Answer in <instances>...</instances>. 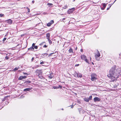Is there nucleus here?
Returning <instances> with one entry per match:
<instances>
[{
  "label": "nucleus",
  "mask_w": 121,
  "mask_h": 121,
  "mask_svg": "<svg viewBox=\"0 0 121 121\" xmlns=\"http://www.w3.org/2000/svg\"><path fill=\"white\" fill-rule=\"evenodd\" d=\"M116 66H114L110 69L109 72V73L108 75V76L110 78L111 81H114L117 80L121 72V69L118 68L116 70Z\"/></svg>",
  "instance_id": "f257e3e1"
},
{
  "label": "nucleus",
  "mask_w": 121,
  "mask_h": 121,
  "mask_svg": "<svg viewBox=\"0 0 121 121\" xmlns=\"http://www.w3.org/2000/svg\"><path fill=\"white\" fill-rule=\"evenodd\" d=\"M91 80L92 81L95 82L97 79V75L95 73H92L91 74Z\"/></svg>",
  "instance_id": "f03ea898"
},
{
  "label": "nucleus",
  "mask_w": 121,
  "mask_h": 121,
  "mask_svg": "<svg viewBox=\"0 0 121 121\" xmlns=\"http://www.w3.org/2000/svg\"><path fill=\"white\" fill-rule=\"evenodd\" d=\"M96 53H95V58L96 60H99V58H98V57H99L100 56V55L99 52L98 50H96Z\"/></svg>",
  "instance_id": "7ed1b4c3"
},
{
  "label": "nucleus",
  "mask_w": 121,
  "mask_h": 121,
  "mask_svg": "<svg viewBox=\"0 0 121 121\" xmlns=\"http://www.w3.org/2000/svg\"><path fill=\"white\" fill-rule=\"evenodd\" d=\"M74 10V8H73L71 9H69L68 11V13L69 14L72 13Z\"/></svg>",
  "instance_id": "20e7f679"
},
{
  "label": "nucleus",
  "mask_w": 121,
  "mask_h": 121,
  "mask_svg": "<svg viewBox=\"0 0 121 121\" xmlns=\"http://www.w3.org/2000/svg\"><path fill=\"white\" fill-rule=\"evenodd\" d=\"M35 73H38L39 75L42 73V71L40 69H37L35 71Z\"/></svg>",
  "instance_id": "39448f33"
},
{
  "label": "nucleus",
  "mask_w": 121,
  "mask_h": 121,
  "mask_svg": "<svg viewBox=\"0 0 121 121\" xmlns=\"http://www.w3.org/2000/svg\"><path fill=\"white\" fill-rule=\"evenodd\" d=\"M100 99L98 97H95L94 98V100L95 102H96L97 101H100Z\"/></svg>",
  "instance_id": "423d86ee"
},
{
  "label": "nucleus",
  "mask_w": 121,
  "mask_h": 121,
  "mask_svg": "<svg viewBox=\"0 0 121 121\" xmlns=\"http://www.w3.org/2000/svg\"><path fill=\"white\" fill-rule=\"evenodd\" d=\"M81 57V59L83 60H84L87 58L86 56L84 55H82Z\"/></svg>",
  "instance_id": "0eeeda50"
},
{
  "label": "nucleus",
  "mask_w": 121,
  "mask_h": 121,
  "mask_svg": "<svg viewBox=\"0 0 121 121\" xmlns=\"http://www.w3.org/2000/svg\"><path fill=\"white\" fill-rule=\"evenodd\" d=\"M26 77L25 76H20L19 78V80H21L22 79H25L26 78Z\"/></svg>",
  "instance_id": "6e6552de"
},
{
  "label": "nucleus",
  "mask_w": 121,
  "mask_h": 121,
  "mask_svg": "<svg viewBox=\"0 0 121 121\" xmlns=\"http://www.w3.org/2000/svg\"><path fill=\"white\" fill-rule=\"evenodd\" d=\"M48 77L50 79L52 78L53 77V73H50L48 75Z\"/></svg>",
  "instance_id": "1a4fd4ad"
},
{
  "label": "nucleus",
  "mask_w": 121,
  "mask_h": 121,
  "mask_svg": "<svg viewBox=\"0 0 121 121\" xmlns=\"http://www.w3.org/2000/svg\"><path fill=\"white\" fill-rule=\"evenodd\" d=\"M35 44L34 43H33L32 44V46L35 49H37L38 48V46H35Z\"/></svg>",
  "instance_id": "9d476101"
},
{
  "label": "nucleus",
  "mask_w": 121,
  "mask_h": 121,
  "mask_svg": "<svg viewBox=\"0 0 121 121\" xmlns=\"http://www.w3.org/2000/svg\"><path fill=\"white\" fill-rule=\"evenodd\" d=\"M8 24H11L12 23V20L11 19H9L7 21Z\"/></svg>",
  "instance_id": "9b49d317"
},
{
  "label": "nucleus",
  "mask_w": 121,
  "mask_h": 121,
  "mask_svg": "<svg viewBox=\"0 0 121 121\" xmlns=\"http://www.w3.org/2000/svg\"><path fill=\"white\" fill-rule=\"evenodd\" d=\"M77 76L78 77L81 78L82 77V75L81 73H78L77 74Z\"/></svg>",
  "instance_id": "f8f14e48"
},
{
  "label": "nucleus",
  "mask_w": 121,
  "mask_h": 121,
  "mask_svg": "<svg viewBox=\"0 0 121 121\" xmlns=\"http://www.w3.org/2000/svg\"><path fill=\"white\" fill-rule=\"evenodd\" d=\"M31 89L30 88H27L25 89H24V91H29L31 90Z\"/></svg>",
  "instance_id": "ddd939ff"
},
{
  "label": "nucleus",
  "mask_w": 121,
  "mask_h": 121,
  "mask_svg": "<svg viewBox=\"0 0 121 121\" xmlns=\"http://www.w3.org/2000/svg\"><path fill=\"white\" fill-rule=\"evenodd\" d=\"M19 67H17L13 69L12 70V71H15L17 70L19 68Z\"/></svg>",
  "instance_id": "4468645a"
},
{
  "label": "nucleus",
  "mask_w": 121,
  "mask_h": 121,
  "mask_svg": "<svg viewBox=\"0 0 121 121\" xmlns=\"http://www.w3.org/2000/svg\"><path fill=\"white\" fill-rule=\"evenodd\" d=\"M46 37L47 39H49V38L50 37V34L49 33H48L47 34Z\"/></svg>",
  "instance_id": "2eb2a0df"
},
{
  "label": "nucleus",
  "mask_w": 121,
  "mask_h": 121,
  "mask_svg": "<svg viewBox=\"0 0 121 121\" xmlns=\"http://www.w3.org/2000/svg\"><path fill=\"white\" fill-rule=\"evenodd\" d=\"M34 49V48L32 46L30 47V48L28 49V50H30V51Z\"/></svg>",
  "instance_id": "dca6fc26"
},
{
  "label": "nucleus",
  "mask_w": 121,
  "mask_h": 121,
  "mask_svg": "<svg viewBox=\"0 0 121 121\" xmlns=\"http://www.w3.org/2000/svg\"><path fill=\"white\" fill-rule=\"evenodd\" d=\"M84 100L86 102H88L89 101V99L88 98H85L84 99Z\"/></svg>",
  "instance_id": "f3484780"
},
{
  "label": "nucleus",
  "mask_w": 121,
  "mask_h": 121,
  "mask_svg": "<svg viewBox=\"0 0 121 121\" xmlns=\"http://www.w3.org/2000/svg\"><path fill=\"white\" fill-rule=\"evenodd\" d=\"M69 52L71 53L73 52V51L72 49L71 48H70L69 49Z\"/></svg>",
  "instance_id": "a211bd4d"
},
{
  "label": "nucleus",
  "mask_w": 121,
  "mask_h": 121,
  "mask_svg": "<svg viewBox=\"0 0 121 121\" xmlns=\"http://www.w3.org/2000/svg\"><path fill=\"white\" fill-rule=\"evenodd\" d=\"M84 60L86 62L88 63V64H89V61L86 58Z\"/></svg>",
  "instance_id": "6ab92c4d"
},
{
  "label": "nucleus",
  "mask_w": 121,
  "mask_h": 121,
  "mask_svg": "<svg viewBox=\"0 0 121 121\" xmlns=\"http://www.w3.org/2000/svg\"><path fill=\"white\" fill-rule=\"evenodd\" d=\"M31 82L30 81H25L24 83H26L27 84H28V83H30Z\"/></svg>",
  "instance_id": "aec40b11"
},
{
  "label": "nucleus",
  "mask_w": 121,
  "mask_h": 121,
  "mask_svg": "<svg viewBox=\"0 0 121 121\" xmlns=\"http://www.w3.org/2000/svg\"><path fill=\"white\" fill-rule=\"evenodd\" d=\"M49 23L50 24H51V25H52L54 23V21L53 20H52Z\"/></svg>",
  "instance_id": "412c9836"
},
{
  "label": "nucleus",
  "mask_w": 121,
  "mask_h": 121,
  "mask_svg": "<svg viewBox=\"0 0 121 121\" xmlns=\"http://www.w3.org/2000/svg\"><path fill=\"white\" fill-rule=\"evenodd\" d=\"M52 25L51 24H50L49 22L47 24V26H51V25Z\"/></svg>",
  "instance_id": "4be33fe9"
},
{
  "label": "nucleus",
  "mask_w": 121,
  "mask_h": 121,
  "mask_svg": "<svg viewBox=\"0 0 121 121\" xmlns=\"http://www.w3.org/2000/svg\"><path fill=\"white\" fill-rule=\"evenodd\" d=\"M92 96L91 95L89 96V98H88L89 100H91L92 99Z\"/></svg>",
  "instance_id": "5701e85b"
},
{
  "label": "nucleus",
  "mask_w": 121,
  "mask_h": 121,
  "mask_svg": "<svg viewBox=\"0 0 121 121\" xmlns=\"http://www.w3.org/2000/svg\"><path fill=\"white\" fill-rule=\"evenodd\" d=\"M103 6L104 7V8H105L106 6V4L105 3H103Z\"/></svg>",
  "instance_id": "b1692460"
},
{
  "label": "nucleus",
  "mask_w": 121,
  "mask_h": 121,
  "mask_svg": "<svg viewBox=\"0 0 121 121\" xmlns=\"http://www.w3.org/2000/svg\"><path fill=\"white\" fill-rule=\"evenodd\" d=\"M48 40L49 42V43L50 44H52V41H51V40H50V39H48Z\"/></svg>",
  "instance_id": "393cba45"
},
{
  "label": "nucleus",
  "mask_w": 121,
  "mask_h": 121,
  "mask_svg": "<svg viewBox=\"0 0 121 121\" xmlns=\"http://www.w3.org/2000/svg\"><path fill=\"white\" fill-rule=\"evenodd\" d=\"M24 97V95H22L20 97V98H22Z\"/></svg>",
  "instance_id": "a878e982"
},
{
  "label": "nucleus",
  "mask_w": 121,
  "mask_h": 121,
  "mask_svg": "<svg viewBox=\"0 0 121 121\" xmlns=\"http://www.w3.org/2000/svg\"><path fill=\"white\" fill-rule=\"evenodd\" d=\"M9 59V57L7 56H6L5 58V59L6 60H8Z\"/></svg>",
  "instance_id": "bb28decb"
},
{
  "label": "nucleus",
  "mask_w": 121,
  "mask_h": 121,
  "mask_svg": "<svg viewBox=\"0 0 121 121\" xmlns=\"http://www.w3.org/2000/svg\"><path fill=\"white\" fill-rule=\"evenodd\" d=\"M48 5V6H52V4H51V3H48V4H47Z\"/></svg>",
  "instance_id": "cd10ccee"
},
{
  "label": "nucleus",
  "mask_w": 121,
  "mask_h": 121,
  "mask_svg": "<svg viewBox=\"0 0 121 121\" xmlns=\"http://www.w3.org/2000/svg\"><path fill=\"white\" fill-rule=\"evenodd\" d=\"M116 0H115L114 2L112 4H109L108 5H109V6H110V7H111V6H112V5L114 3V2H115L116 1Z\"/></svg>",
  "instance_id": "c85d7f7f"
},
{
  "label": "nucleus",
  "mask_w": 121,
  "mask_h": 121,
  "mask_svg": "<svg viewBox=\"0 0 121 121\" xmlns=\"http://www.w3.org/2000/svg\"><path fill=\"white\" fill-rule=\"evenodd\" d=\"M6 39V38H4L3 40V41L4 42Z\"/></svg>",
  "instance_id": "c756f323"
},
{
  "label": "nucleus",
  "mask_w": 121,
  "mask_h": 121,
  "mask_svg": "<svg viewBox=\"0 0 121 121\" xmlns=\"http://www.w3.org/2000/svg\"><path fill=\"white\" fill-rule=\"evenodd\" d=\"M26 9H28V13L30 12V9L28 8V7H27Z\"/></svg>",
  "instance_id": "7c9ffc66"
},
{
  "label": "nucleus",
  "mask_w": 121,
  "mask_h": 121,
  "mask_svg": "<svg viewBox=\"0 0 121 121\" xmlns=\"http://www.w3.org/2000/svg\"><path fill=\"white\" fill-rule=\"evenodd\" d=\"M11 54H12L11 53H8V54H7V55H8L9 56Z\"/></svg>",
  "instance_id": "2f4dec72"
},
{
  "label": "nucleus",
  "mask_w": 121,
  "mask_h": 121,
  "mask_svg": "<svg viewBox=\"0 0 121 121\" xmlns=\"http://www.w3.org/2000/svg\"><path fill=\"white\" fill-rule=\"evenodd\" d=\"M59 87V88H62V86L60 85H59V87Z\"/></svg>",
  "instance_id": "473e14b6"
},
{
  "label": "nucleus",
  "mask_w": 121,
  "mask_h": 121,
  "mask_svg": "<svg viewBox=\"0 0 121 121\" xmlns=\"http://www.w3.org/2000/svg\"><path fill=\"white\" fill-rule=\"evenodd\" d=\"M54 53L53 52V53H51L49 54V56H51V55L53 54H54Z\"/></svg>",
  "instance_id": "72a5a7b5"
},
{
  "label": "nucleus",
  "mask_w": 121,
  "mask_h": 121,
  "mask_svg": "<svg viewBox=\"0 0 121 121\" xmlns=\"http://www.w3.org/2000/svg\"><path fill=\"white\" fill-rule=\"evenodd\" d=\"M44 62H43V61H42V62H41L40 63V64H42L44 63Z\"/></svg>",
  "instance_id": "f704fd0d"
},
{
  "label": "nucleus",
  "mask_w": 121,
  "mask_h": 121,
  "mask_svg": "<svg viewBox=\"0 0 121 121\" xmlns=\"http://www.w3.org/2000/svg\"><path fill=\"white\" fill-rule=\"evenodd\" d=\"M54 89H57V88H59V87H54Z\"/></svg>",
  "instance_id": "c9c22d12"
},
{
  "label": "nucleus",
  "mask_w": 121,
  "mask_h": 121,
  "mask_svg": "<svg viewBox=\"0 0 121 121\" xmlns=\"http://www.w3.org/2000/svg\"><path fill=\"white\" fill-rule=\"evenodd\" d=\"M3 15V14H0V16L1 17H2Z\"/></svg>",
  "instance_id": "e433bc0d"
},
{
  "label": "nucleus",
  "mask_w": 121,
  "mask_h": 121,
  "mask_svg": "<svg viewBox=\"0 0 121 121\" xmlns=\"http://www.w3.org/2000/svg\"><path fill=\"white\" fill-rule=\"evenodd\" d=\"M47 47V46L46 45H44V48H46Z\"/></svg>",
  "instance_id": "4c0bfd02"
},
{
  "label": "nucleus",
  "mask_w": 121,
  "mask_h": 121,
  "mask_svg": "<svg viewBox=\"0 0 121 121\" xmlns=\"http://www.w3.org/2000/svg\"><path fill=\"white\" fill-rule=\"evenodd\" d=\"M34 57H32V59H31V61H33V60H34Z\"/></svg>",
  "instance_id": "58836bf2"
},
{
  "label": "nucleus",
  "mask_w": 121,
  "mask_h": 121,
  "mask_svg": "<svg viewBox=\"0 0 121 121\" xmlns=\"http://www.w3.org/2000/svg\"><path fill=\"white\" fill-rule=\"evenodd\" d=\"M79 65V64H78L77 65H75V66H78Z\"/></svg>",
  "instance_id": "ea45409f"
},
{
  "label": "nucleus",
  "mask_w": 121,
  "mask_h": 121,
  "mask_svg": "<svg viewBox=\"0 0 121 121\" xmlns=\"http://www.w3.org/2000/svg\"><path fill=\"white\" fill-rule=\"evenodd\" d=\"M83 51V50L82 49H81L80 50V51L81 52H82Z\"/></svg>",
  "instance_id": "a19ab883"
},
{
  "label": "nucleus",
  "mask_w": 121,
  "mask_h": 121,
  "mask_svg": "<svg viewBox=\"0 0 121 121\" xmlns=\"http://www.w3.org/2000/svg\"><path fill=\"white\" fill-rule=\"evenodd\" d=\"M2 60L1 59H0V62H1Z\"/></svg>",
  "instance_id": "79ce46f5"
},
{
  "label": "nucleus",
  "mask_w": 121,
  "mask_h": 121,
  "mask_svg": "<svg viewBox=\"0 0 121 121\" xmlns=\"http://www.w3.org/2000/svg\"><path fill=\"white\" fill-rule=\"evenodd\" d=\"M44 54L46 55V56H47L48 55V54L46 53Z\"/></svg>",
  "instance_id": "37998d69"
},
{
  "label": "nucleus",
  "mask_w": 121,
  "mask_h": 121,
  "mask_svg": "<svg viewBox=\"0 0 121 121\" xmlns=\"http://www.w3.org/2000/svg\"><path fill=\"white\" fill-rule=\"evenodd\" d=\"M65 19V18H64L62 19L63 20H64Z\"/></svg>",
  "instance_id": "c03bdc74"
},
{
  "label": "nucleus",
  "mask_w": 121,
  "mask_h": 121,
  "mask_svg": "<svg viewBox=\"0 0 121 121\" xmlns=\"http://www.w3.org/2000/svg\"><path fill=\"white\" fill-rule=\"evenodd\" d=\"M24 73L25 74H27V73Z\"/></svg>",
  "instance_id": "a18cd8bd"
},
{
  "label": "nucleus",
  "mask_w": 121,
  "mask_h": 121,
  "mask_svg": "<svg viewBox=\"0 0 121 121\" xmlns=\"http://www.w3.org/2000/svg\"><path fill=\"white\" fill-rule=\"evenodd\" d=\"M32 3H34V1H33V0L32 1Z\"/></svg>",
  "instance_id": "49530a36"
},
{
  "label": "nucleus",
  "mask_w": 121,
  "mask_h": 121,
  "mask_svg": "<svg viewBox=\"0 0 121 121\" xmlns=\"http://www.w3.org/2000/svg\"><path fill=\"white\" fill-rule=\"evenodd\" d=\"M105 8H102V10H104V9Z\"/></svg>",
  "instance_id": "de8ad7c7"
},
{
  "label": "nucleus",
  "mask_w": 121,
  "mask_h": 121,
  "mask_svg": "<svg viewBox=\"0 0 121 121\" xmlns=\"http://www.w3.org/2000/svg\"><path fill=\"white\" fill-rule=\"evenodd\" d=\"M110 8V7H109V8H107V10H108V9H109V8Z\"/></svg>",
  "instance_id": "09e8293b"
},
{
  "label": "nucleus",
  "mask_w": 121,
  "mask_h": 121,
  "mask_svg": "<svg viewBox=\"0 0 121 121\" xmlns=\"http://www.w3.org/2000/svg\"><path fill=\"white\" fill-rule=\"evenodd\" d=\"M94 105H94V104H92L91 105V106H94Z\"/></svg>",
  "instance_id": "8fccbe9b"
},
{
  "label": "nucleus",
  "mask_w": 121,
  "mask_h": 121,
  "mask_svg": "<svg viewBox=\"0 0 121 121\" xmlns=\"http://www.w3.org/2000/svg\"><path fill=\"white\" fill-rule=\"evenodd\" d=\"M90 60L91 61V58L90 57Z\"/></svg>",
  "instance_id": "3c124183"
},
{
  "label": "nucleus",
  "mask_w": 121,
  "mask_h": 121,
  "mask_svg": "<svg viewBox=\"0 0 121 121\" xmlns=\"http://www.w3.org/2000/svg\"><path fill=\"white\" fill-rule=\"evenodd\" d=\"M92 64L93 65H94V63H93V62H92Z\"/></svg>",
  "instance_id": "603ef678"
}]
</instances>
